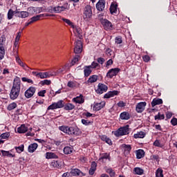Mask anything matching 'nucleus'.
Returning <instances> with one entry per match:
<instances>
[{"mask_svg": "<svg viewBox=\"0 0 177 177\" xmlns=\"http://www.w3.org/2000/svg\"><path fill=\"white\" fill-rule=\"evenodd\" d=\"M21 88V80L17 77L14 79L13 85L10 93V98L11 100H16L20 95V89Z\"/></svg>", "mask_w": 177, "mask_h": 177, "instance_id": "nucleus-1", "label": "nucleus"}, {"mask_svg": "<svg viewBox=\"0 0 177 177\" xmlns=\"http://www.w3.org/2000/svg\"><path fill=\"white\" fill-rule=\"evenodd\" d=\"M70 10V5L68 3H64L63 5L59 3L58 6L52 7V10L54 13H62V12H66V10Z\"/></svg>", "mask_w": 177, "mask_h": 177, "instance_id": "nucleus-2", "label": "nucleus"}, {"mask_svg": "<svg viewBox=\"0 0 177 177\" xmlns=\"http://www.w3.org/2000/svg\"><path fill=\"white\" fill-rule=\"evenodd\" d=\"M92 18V7L91 6L87 5L85 6L83 10V19L85 21H89Z\"/></svg>", "mask_w": 177, "mask_h": 177, "instance_id": "nucleus-3", "label": "nucleus"}, {"mask_svg": "<svg viewBox=\"0 0 177 177\" xmlns=\"http://www.w3.org/2000/svg\"><path fill=\"white\" fill-rule=\"evenodd\" d=\"M113 133L117 138L124 136V135H128L129 133V125L119 128L117 131H114Z\"/></svg>", "mask_w": 177, "mask_h": 177, "instance_id": "nucleus-4", "label": "nucleus"}, {"mask_svg": "<svg viewBox=\"0 0 177 177\" xmlns=\"http://www.w3.org/2000/svg\"><path fill=\"white\" fill-rule=\"evenodd\" d=\"M64 107V101L59 100L57 102H53L50 105L47 110H56L57 109H63Z\"/></svg>", "mask_w": 177, "mask_h": 177, "instance_id": "nucleus-5", "label": "nucleus"}, {"mask_svg": "<svg viewBox=\"0 0 177 177\" xmlns=\"http://www.w3.org/2000/svg\"><path fill=\"white\" fill-rule=\"evenodd\" d=\"M15 60L17 64H19V66H20V67H21L23 70H25V71H30V68H29L28 65L23 62V61H21V59H20V57H19V55L15 56Z\"/></svg>", "mask_w": 177, "mask_h": 177, "instance_id": "nucleus-6", "label": "nucleus"}, {"mask_svg": "<svg viewBox=\"0 0 177 177\" xmlns=\"http://www.w3.org/2000/svg\"><path fill=\"white\" fill-rule=\"evenodd\" d=\"M37 91V88L34 86H30L25 91V97L27 99H30V97H32L34 96V94Z\"/></svg>", "mask_w": 177, "mask_h": 177, "instance_id": "nucleus-7", "label": "nucleus"}, {"mask_svg": "<svg viewBox=\"0 0 177 177\" xmlns=\"http://www.w3.org/2000/svg\"><path fill=\"white\" fill-rule=\"evenodd\" d=\"M107 160L108 161H111L110 153H103L100 154L99 161H100V162H106Z\"/></svg>", "mask_w": 177, "mask_h": 177, "instance_id": "nucleus-8", "label": "nucleus"}, {"mask_svg": "<svg viewBox=\"0 0 177 177\" xmlns=\"http://www.w3.org/2000/svg\"><path fill=\"white\" fill-rule=\"evenodd\" d=\"M109 87L104 84L100 83L97 86V88L95 90L96 93H99L102 95V93H104V92H107Z\"/></svg>", "mask_w": 177, "mask_h": 177, "instance_id": "nucleus-9", "label": "nucleus"}, {"mask_svg": "<svg viewBox=\"0 0 177 177\" xmlns=\"http://www.w3.org/2000/svg\"><path fill=\"white\" fill-rule=\"evenodd\" d=\"M147 103L146 102H141L137 104L136 106V111L137 113H143L145 111V109H146Z\"/></svg>", "mask_w": 177, "mask_h": 177, "instance_id": "nucleus-10", "label": "nucleus"}, {"mask_svg": "<svg viewBox=\"0 0 177 177\" xmlns=\"http://www.w3.org/2000/svg\"><path fill=\"white\" fill-rule=\"evenodd\" d=\"M101 24H102L104 30H111L113 28V24L110 21L104 19H101Z\"/></svg>", "mask_w": 177, "mask_h": 177, "instance_id": "nucleus-11", "label": "nucleus"}, {"mask_svg": "<svg viewBox=\"0 0 177 177\" xmlns=\"http://www.w3.org/2000/svg\"><path fill=\"white\" fill-rule=\"evenodd\" d=\"M106 8V0H99L96 3V9L98 12H103Z\"/></svg>", "mask_w": 177, "mask_h": 177, "instance_id": "nucleus-12", "label": "nucleus"}, {"mask_svg": "<svg viewBox=\"0 0 177 177\" xmlns=\"http://www.w3.org/2000/svg\"><path fill=\"white\" fill-rule=\"evenodd\" d=\"M74 52L76 54H80L82 52V41L78 40L75 43Z\"/></svg>", "mask_w": 177, "mask_h": 177, "instance_id": "nucleus-13", "label": "nucleus"}, {"mask_svg": "<svg viewBox=\"0 0 177 177\" xmlns=\"http://www.w3.org/2000/svg\"><path fill=\"white\" fill-rule=\"evenodd\" d=\"M118 73H120V68H111L108 71L106 74V77H108L109 78H113V77H115V75H117Z\"/></svg>", "mask_w": 177, "mask_h": 177, "instance_id": "nucleus-14", "label": "nucleus"}, {"mask_svg": "<svg viewBox=\"0 0 177 177\" xmlns=\"http://www.w3.org/2000/svg\"><path fill=\"white\" fill-rule=\"evenodd\" d=\"M72 28L73 30V33L75 34V35L76 37H78V38L81 39V38L82 37V30L81 29V28H80V26L73 25V27H72Z\"/></svg>", "mask_w": 177, "mask_h": 177, "instance_id": "nucleus-15", "label": "nucleus"}, {"mask_svg": "<svg viewBox=\"0 0 177 177\" xmlns=\"http://www.w3.org/2000/svg\"><path fill=\"white\" fill-rule=\"evenodd\" d=\"M104 106H106V102L104 101H102L100 102H95L93 109L94 111H99L100 110H102Z\"/></svg>", "mask_w": 177, "mask_h": 177, "instance_id": "nucleus-16", "label": "nucleus"}, {"mask_svg": "<svg viewBox=\"0 0 177 177\" xmlns=\"http://www.w3.org/2000/svg\"><path fill=\"white\" fill-rule=\"evenodd\" d=\"M53 75H55L50 72H44V73L40 72L36 75V77H39V78H41V80H44L45 78H50V77Z\"/></svg>", "mask_w": 177, "mask_h": 177, "instance_id": "nucleus-17", "label": "nucleus"}, {"mask_svg": "<svg viewBox=\"0 0 177 177\" xmlns=\"http://www.w3.org/2000/svg\"><path fill=\"white\" fill-rule=\"evenodd\" d=\"M64 164V162L61 160H53L50 163V167H53V168H58V169H60V168L63 167Z\"/></svg>", "mask_w": 177, "mask_h": 177, "instance_id": "nucleus-18", "label": "nucleus"}, {"mask_svg": "<svg viewBox=\"0 0 177 177\" xmlns=\"http://www.w3.org/2000/svg\"><path fill=\"white\" fill-rule=\"evenodd\" d=\"M72 102L77 104H82V103H84L85 102V98L84 97V95H82V94H80L79 96L73 97L72 99Z\"/></svg>", "mask_w": 177, "mask_h": 177, "instance_id": "nucleus-19", "label": "nucleus"}, {"mask_svg": "<svg viewBox=\"0 0 177 177\" xmlns=\"http://www.w3.org/2000/svg\"><path fill=\"white\" fill-rule=\"evenodd\" d=\"M15 15L17 17H21V19H26V17H28L29 13L27 11H19L17 10L15 11Z\"/></svg>", "mask_w": 177, "mask_h": 177, "instance_id": "nucleus-20", "label": "nucleus"}, {"mask_svg": "<svg viewBox=\"0 0 177 177\" xmlns=\"http://www.w3.org/2000/svg\"><path fill=\"white\" fill-rule=\"evenodd\" d=\"M118 95H120V91H109L104 95V99H110V97H114V96Z\"/></svg>", "mask_w": 177, "mask_h": 177, "instance_id": "nucleus-21", "label": "nucleus"}, {"mask_svg": "<svg viewBox=\"0 0 177 177\" xmlns=\"http://www.w3.org/2000/svg\"><path fill=\"white\" fill-rule=\"evenodd\" d=\"M67 87L71 88V89H77V88H80V83L77 81H69Z\"/></svg>", "mask_w": 177, "mask_h": 177, "instance_id": "nucleus-22", "label": "nucleus"}, {"mask_svg": "<svg viewBox=\"0 0 177 177\" xmlns=\"http://www.w3.org/2000/svg\"><path fill=\"white\" fill-rule=\"evenodd\" d=\"M18 133H26L27 131H28V125L27 124H21L17 129Z\"/></svg>", "mask_w": 177, "mask_h": 177, "instance_id": "nucleus-23", "label": "nucleus"}, {"mask_svg": "<svg viewBox=\"0 0 177 177\" xmlns=\"http://www.w3.org/2000/svg\"><path fill=\"white\" fill-rule=\"evenodd\" d=\"M67 135H75L77 136L79 135L78 128L68 127Z\"/></svg>", "mask_w": 177, "mask_h": 177, "instance_id": "nucleus-24", "label": "nucleus"}, {"mask_svg": "<svg viewBox=\"0 0 177 177\" xmlns=\"http://www.w3.org/2000/svg\"><path fill=\"white\" fill-rule=\"evenodd\" d=\"M120 120H128L131 118V114H129V112L124 111L120 113Z\"/></svg>", "mask_w": 177, "mask_h": 177, "instance_id": "nucleus-25", "label": "nucleus"}, {"mask_svg": "<svg viewBox=\"0 0 177 177\" xmlns=\"http://www.w3.org/2000/svg\"><path fill=\"white\" fill-rule=\"evenodd\" d=\"M146 136V133L145 131H139L133 135L134 139H143Z\"/></svg>", "mask_w": 177, "mask_h": 177, "instance_id": "nucleus-26", "label": "nucleus"}, {"mask_svg": "<svg viewBox=\"0 0 177 177\" xmlns=\"http://www.w3.org/2000/svg\"><path fill=\"white\" fill-rule=\"evenodd\" d=\"M37 149H38V144L37 143H33V144H30L28 146V151L29 153H34V151H35V150H37Z\"/></svg>", "mask_w": 177, "mask_h": 177, "instance_id": "nucleus-27", "label": "nucleus"}, {"mask_svg": "<svg viewBox=\"0 0 177 177\" xmlns=\"http://www.w3.org/2000/svg\"><path fill=\"white\" fill-rule=\"evenodd\" d=\"M100 139L101 140H102V142H106V143H107L110 146L113 145V142L111 141V139H110V138L107 137L106 136H104V135L101 136Z\"/></svg>", "mask_w": 177, "mask_h": 177, "instance_id": "nucleus-28", "label": "nucleus"}, {"mask_svg": "<svg viewBox=\"0 0 177 177\" xmlns=\"http://www.w3.org/2000/svg\"><path fill=\"white\" fill-rule=\"evenodd\" d=\"M96 167H97V164L95 163V162H92L91 169L89 170L90 175H93V174H95V171H96Z\"/></svg>", "mask_w": 177, "mask_h": 177, "instance_id": "nucleus-29", "label": "nucleus"}, {"mask_svg": "<svg viewBox=\"0 0 177 177\" xmlns=\"http://www.w3.org/2000/svg\"><path fill=\"white\" fill-rule=\"evenodd\" d=\"M1 154L3 157H9V158H13L15 156V154H12L10 151H5V150H1Z\"/></svg>", "mask_w": 177, "mask_h": 177, "instance_id": "nucleus-30", "label": "nucleus"}, {"mask_svg": "<svg viewBox=\"0 0 177 177\" xmlns=\"http://www.w3.org/2000/svg\"><path fill=\"white\" fill-rule=\"evenodd\" d=\"M136 157L139 160H140V158H143L145 157V151H143V149H138L136 151Z\"/></svg>", "mask_w": 177, "mask_h": 177, "instance_id": "nucleus-31", "label": "nucleus"}, {"mask_svg": "<svg viewBox=\"0 0 177 177\" xmlns=\"http://www.w3.org/2000/svg\"><path fill=\"white\" fill-rule=\"evenodd\" d=\"M82 174L81 170L78 169H73L71 171V176H79Z\"/></svg>", "mask_w": 177, "mask_h": 177, "instance_id": "nucleus-32", "label": "nucleus"}, {"mask_svg": "<svg viewBox=\"0 0 177 177\" xmlns=\"http://www.w3.org/2000/svg\"><path fill=\"white\" fill-rule=\"evenodd\" d=\"M41 17H44V15L41 14L39 15H36V16L30 18L29 20L31 22V24H32L33 23H35V21H38V20H39L41 19Z\"/></svg>", "mask_w": 177, "mask_h": 177, "instance_id": "nucleus-33", "label": "nucleus"}, {"mask_svg": "<svg viewBox=\"0 0 177 177\" xmlns=\"http://www.w3.org/2000/svg\"><path fill=\"white\" fill-rule=\"evenodd\" d=\"M84 73V77H89V75H91L92 73V70L91 69V67H89V66H85Z\"/></svg>", "mask_w": 177, "mask_h": 177, "instance_id": "nucleus-34", "label": "nucleus"}, {"mask_svg": "<svg viewBox=\"0 0 177 177\" xmlns=\"http://www.w3.org/2000/svg\"><path fill=\"white\" fill-rule=\"evenodd\" d=\"M46 158L49 160L50 158H58V157H57V155H56V153L53 152H47L46 153Z\"/></svg>", "mask_w": 177, "mask_h": 177, "instance_id": "nucleus-35", "label": "nucleus"}, {"mask_svg": "<svg viewBox=\"0 0 177 177\" xmlns=\"http://www.w3.org/2000/svg\"><path fill=\"white\" fill-rule=\"evenodd\" d=\"M133 172L135 175H143V172H145V170H143L140 167H135L133 169Z\"/></svg>", "mask_w": 177, "mask_h": 177, "instance_id": "nucleus-36", "label": "nucleus"}, {"mask_svg": "<svg viewBox=\"0 0 177 177\" xmlns=\"http://www.w3.org/2000/svg\"><path fill=\"white\" fill-rule=\"evenodd\" d=\"M122 149H123L124 151L127 153H129L131 150H132V147H131L130 145H127V144H123L121 146Z\"/></svg>", "mask_w": 177, "mask_h": 177, "instance_id": "nucleus-37", "label": "nucleus"}, {"mask_svg": "<svg viewBox=\"0 0 177 177\" xmlns=\"http://www.w3.org/2000/svg\"><path fill=\"white\" fill-rule=\"evenodd\" d=\"M158 104H162V99H153L151 102L152 107H154V106H157Z\"/></svg>", "mask_w": 177, "mask_h": 177, "instance_id": "nucleus-38", "label": "nucleus"}, {"mask_svg": "<svg viewBox=\"0 0 177 177\" xmlns=\"http://www.w3.org/2000/svg\"><path fill=\"white\" fill-rule=\"evenodd\" d=\"M13 53L14 55H17L19 53V41H15L13 46Z\"/></svg>", "mask_w": 177, "mask_h": 177, "instance_id": "nucleus-39", "label": "nucleus"}, {"mask_svg": "<svg viewBox=\"0 0 177 177\" xmlns=\"http://www.w3.org/2000/svg\"><path fill=\"white\" fill-rule=\"evenodd\" d=\"M64 110H66V111L74 110V109H75V105L71 103H68L64 106Z\"/></svg>", "mask_w": 177, "mask_h": 177, "instance_id": "nucleus-40", "label": "nucleus"}, {"mask_svg": "<svg viewBox=\"0 0 177 177\" xmlns=\"http://www.w3.org/2000/svg\"><path fill=\"white\" fill-rule=\"evenodd\" d=\"M96 81H97V75H96L91 76L88 80V84H93V82H96Z\"/></svg>", "mask_w": 177, "mask_h": 177, "instance_id": "nucleus-41", "label": "nucleus"}, {"mask_svg": "<svg viewBox=\"0 0 177 177\" xmlns=\"http://www.w3.org/2000/svg\"><path fill=\"white\" fill-rule=\"evenodd\" d=\"M73 147H65L64 148V154H71L73 153Z\"/></svg>", "mask_w": 177, "mask_h": 177, "instance_id": "nucleus-42", "label": "nucleus"}, {"mask_svg": "<svg viewBox=\"0 0 177 177\" xmlns=\"http://www.w3.org/2000/svg\"><path fill=\"white\" fill-rule=\"evenodd\" d=\"M67 71L66 70L65 67L59 68L55 73H53L54 75H57V74H64Z\"/></svg>", "mask_w": 177, "mask_h": 177, "instance_id": "nucleus-43", "label": "nucleus"}, {"mask_svg": "<svg viewBox=\"0 0 177 177\" xmlns=\"http://www.w3.org/2000/svg\"><path fill=\"white\" fill-rule=\"evenodd\" d=\"M6 42V37L5 35H2L0 37V46H3V48H6V45L5 44Z\"/></svg>", "mask_w": 177, "mask_h": 177, "instance_id": "nucleus-44", "label": "nucleus"}, {"mask_svg": "<svg viewBox=\"0 0 177 177\" xmlns=\"http://www.w3.org/2000/svg\"><path fill=\"white\" fill-rule=\"evenodd\" d=\"M16 107H17V104L16 102H12L10 104H8L7 109L9 111H12V110H15V109H16Z\"/></svg>", "mask_w": 177, "mask_h": 177, "instance_id": "nucleus-45", "label": "nucleus"}, {"mask_svg": "<svg viewBox=\"0 0 177 177\" xmlns=\"http://www.w3.org/2000/svg\"><path fill=\"white\" fill-rule=\"evenodd\" d=\"M117 4L115 3H112L111 5V7H110V12L111 13V15H113V13H115V12H117Z\"/></svg>", "mask_w": 177, "mask_h": 177, "instance_id": "nucleus-46", "label": "nucleus"}, {"mask_svg": "<svg viewBox=\"0 0 177 177\" xmlns=\"http://www.w3.org/2000/svg\"><path fill=\"white\" fill-rule=\"evenodd\" d=\"M5 57V47L0 46V60Z\"/></svg>", "mask_w": 177, "mask_h": 177, "instance_id": "nucleus-47", "label": "nucleus"}, {"mask_svg": "<svg viewBox=\"0 0 177 177\" xmlns=\"http://www.w3.org/2000/svg\"><path fill=\"white\" fill-rule=\"evenodd\" d=\"M62 21H64V23H66V24H68V26H70V27H74V24L73 22H71V21H70V19H66V18H62Z\"/></svg>", "mask_w": 177, "mask_h": 177, "instance_id": "nucleus-48", "label": "nucleus"}, {"mask_svg": "<svg viewBox=\"0 0 177 177\" xmlns=\"http://www.w3.org/2000/svg\"><path fill=\"white\" fill-rule=\"evenodd\" d=\"M162 169L158 168L156 171V177H164Z\"/></svg>", "mask_w": 177, "mask_h": 177, "instance_id": "nucleus-49", "label": "nucleus"}, {"mask_svg": "<svg viewBox=\"0 0 177 177\" xmlns=\"http://www.w3.org/2000/svg\"><path fill=\"white\" fill-rule=\"evenodd\" d=\"M15 150L17 153H23L24 151V145H21L19 147H15Z\"/></svg>", "mask_w": 177, "mask_h": 177, "instance_id": "nucleus-50", "label": "nucleus"}, {"mask_svg": "<svg viewBox=\"0 0 177 177\" xmlns=\"http://www.w3.org/2000/svg\"><path fill=\"white\" fill-rule=\"evenodd\" d=\"M59 131H62V132H64V133H66L68 132V127L67 126H61L59 127Z\"/></svg>", "mask_w": 177, "mask_h": 177, "instance_id": "nucleus-51", "label": "nucleus"}, {"mask_svg": "<svg viewBox=\"0 0 177 177\" xmlns=\"http://www.w3.org/2000/svg\"><path fill=\"white\" fill-rule=\"evenodd\" d=\"M164 118H165V115L160 113L155 115V120H164Z\"/></svg>", "mask_w": 177, "mask_h": 177, "instance_id": "nucleus-52", "label": "nucleus"}, {"mask_svg": "<svg viewBox=\"0 0 177 177\" xmlns=\"http://www.w3.org/2000/svg\"><path fill=\"white\" fill-rule=\"evenodd\" d=\"M88 67H90L91 68H99L100 66L97 62H93L91 65L88 66Z\"/></svg>", "mask_w": 177, "mask_h": 177, "instance_id": "nucleus-53", "label": "nucleus"}, {"mask_svg": "<svg viewBox=\"0 0 177 177\" xmlns=\"http://www.w3.org/2000/svg\"><path fill=\"white\" fill-rule=\"evenodd\" d=\"M106 172L110 175V176H114L115 175V172L111 168H109L106 169Z\"/></svg>", "mask_w": 177, "mask_h": 177, "instance_id": "nucleus-54", "label": "nucleus"}, {"mask_svg": "<svg viewBox=\"0 0 177 177\" xmlns=\"http://www.w3.org/2000/svg\"><path fill=\"white\" fill-rule=\"evenodd\" d=\"M13 15H15V11L12 10H9L8 12V20H11V19H13Z\"/></svg>", "mask_w": 177, "mask_h": 177, "instance_id": "nucleus-55", "label": "nucleus"}, {"mask_svg": "<svg viewBox=\"0 0 177 177\" xmlns=\"http://www.w3.org/2000/svg\"><path fill=\"white\" fill-rule=\"evenodd\" d=\"M21 80L23 82H28V84H34V82L32 81V80L29 79L28 77H22Z\"/></svg>", "mask_w": 177, "mask_h": 177, "instance_id": "nucleus-56", "label": "nucleus"}, {"mask_svg": "<svg viewBox=\"0 0 177 177\" xmlns=\"http://www.w3.org/2000/svg\"><path fill=\"white\" fill-rule=\"evenodd\" d=\"M78 60H80V56L79 55H76L72 60L71 64V66H74V64H75L77 63V62H78Z\"/></svg>", "mask_w": 177, "mask_h": 177, "instance_id": "nucleus-57", "label": "nucleus"}, {"mask_svg": "<svg viewBox=\"0 0 177 177\" xmlns=\"http://www.w3.org/2000/svg\"><path fill=\"white\" fill-rule=\"evenodd\" d=\"M153 146H156V147H162L164 145L160 142V140H156L153 142Z\"/></svg>", "mask_w": 177, "mask_h": 177, "instance_id": "nucleus-58", "label": "nucleus"}, {"mask_svg": "<svg viewBox=\"0 0 177 177\" xmlns=\"http://www.w3.org/2000/svg\"><path fill=\"white\" fill-rule=\"evenodd\" d=\"M115 44H122V37L118 36L115 38Z\"/></svg>", "mask_w": 177, "mask_h": 177, "instance_id": "nucleus-59", "label": "nucleus"}, {"mask_svg": "<svg viewBox=\"0 0 177 177\" xmlns=\"http://www.w3.org/2000/svg\"><path fill=\"white\" fill-rule=\"evenodd\" d=\"M10 136V134L9 133H3L0 136V138L1 139H8Z\"/></svg>", "mask_w": 177, "mask_h": 177, "instance_id": "nucleus-60", "label": "nucleus"}, {"mask_svg": "<svg viewBox=\"0 0 177 177\" xmlns=\"http://www.w3.org/2000/svg\"><path fill=\"white\" fill-rule=\"evenodd\" d=\"M82 124H83V125L88 126V125H91L92 124V122H91V121H89V120L82 119Z\"/></svg>", "mask_w": 177, "mask_h": 177, "instance_id": "nucleus-61", "label": "nucleus"}, {"mask_svg": "<svg viewBox=\"0 0 177 177\" xmlns=\"http://www.w3.org/2000/svg\"><path fill=\"white\" fill-rule=\"evenodd\" d=\"M20 38H21V32H18L15 37V41L19 42Z\"/></svg>", "mask_w": 177, "mask_h": 177, "instance_id": "nucleus-62", "label": "nucleus"}, {"mask_svg": "<svg viewBox=\"0 0 177 177\" xmlns=\"http://www.w3.org/2000/svg\"><path fill=\"white\" fill-rule=\"evenodd\" d=\"M45 93H46V90L40 91L38 92V96H41V97H45Z\"/></svg>", "mask_w": 177, "mask_h": 177, "instance_id": "nucleus-63", "label": "nucleus"}, {"mask_svg": "<svg viewBox=\"0 0 177 177\" xmlns=\"http://www.w3.org/2000/svg\"><path fill=\"white\" fill-rule=\"evenodd\" d=\"M118 107H125V106H127V104L125 102H124L123 101H120L118 103Z\"/></svg>", "mask_w": 177, "mask_h": 177, "instance_id": "nucleus-64", "label": "nucleus"}]
</instances>
